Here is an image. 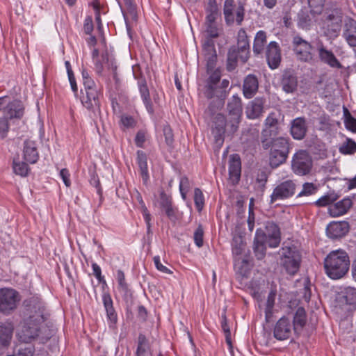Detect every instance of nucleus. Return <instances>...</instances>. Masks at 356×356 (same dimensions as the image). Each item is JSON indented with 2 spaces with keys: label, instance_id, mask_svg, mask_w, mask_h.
Masks as SVG:
<instances>
[{
  "label": "nucleus",
  "instance_id": "f257e3e1",
  "mask_svg": "<svg viewBox=\"0 0 356 356\" xmlns=\"http://www.w3.org/2000/svg\"><path fill=\"white\" fill-rule=\"evenodd\" d=\"M227 110L228 112L227 118L222 113H218L212 120V134L215 144L218 147H220L223 145L226 133L228 135H233L238 129L241 121L243 108L241 99L238 95H233L229 99Z\"/></svg>",
  "mask_w": 356,
  "mask_h": 356
},
{
  "label": "nucleus",
  "instance_id": "f03ea898",
  "mask_svg": "<svg viewBox=\"0 0 356 356\" xmlns=\"http://www.w3.org/2000/svg\"><path fill=\"white\" fill-rule=\"evenodd\" d=\"M45 317L29 316L23 324L18 333L20 340L24 343H30L32 340L38 339L42 343H46L51 337L52 332L45 324Z\"/></svg>",
  "mask_w": 356,
  "mask_h": 356
},
{
  "label": "nucleus",
  "instance_id": "7ed1b4c3",
  "mask_svg": "<svg viewBox=\"0 0 356 356\" xmlns=\"http://www.w3.org/2000/svg\"><path fill=\"white\" fill-rule=\"evenodd\" d=\"M323 264L327 276L332 280H339L343 277L349 270V256L345 250H333L325 257Z\"/></svg>",
  "mask_w": 356,
  "mask_h": 356
},
{
  "label": "nucleus",
  "instance_id": "20e7f679",
  "mask_svg": "<svg viewBox=\"0 0 356 356\" xmlns=\"http://www.w3.org/2000/svg\"><path fill=\"white\" fill-rule=\"evenodd\" d=\"M261 143L264 149H270L269 162L272 168H277L286 162L290 152L289 138H264Z\"/></svg>",
  "mask_w": 356,
  "mask_h": 356
},
{
  "label": "nucleus",
  "instance_id": "39448f33",
  "mask_svg": "<svg viewBox=\"0 0 356 356\" xmlns=\"http://www.w3.org/2000/svg\"><path fill=\"white\" fill-rule=\"evenodd\" d=\"M280 254L281 264L286 272L291 275H295L298 271L301 262V254L296 247H283Z\"/></svg>",
  "mask_w": 356,
  "mask_h": 356
},
{
  "label": "nucleus",
  "instance_id": "423d86ee",
  "mask_svg": "<svg viewBox=\"0 0 356 356\" xmlns=\"http://www.w3.org/2000/svg\"><path fill=\"white\" fill-rule=\"evenodd\" d=\"M298 186L297 181L293 179H284L280 181L270 195V204L291 198L296 195Z\"/></svg>",
  "mask_w": 356,
  "mask_h": 356
},
{
  "label": "nucleus",
  "instance_id": "0eeeda50",
  "mask_svg": "<svg viewBox=\"0 0 356 356\" xmlns=\"http://www.w3.org/2000/svg\"><path fill=\"white\" fill-rule=\"evenodd\" d=\"M293 51L298 60L312 63L314 61V46L297 35L292 40Z\"/></svg>",
  "mask_w": 356,
  "mask_h": 356
},
{
  "label": "nucleus",
  "instance_id": "6e6552de",
  "mask_svg": "<svg viewBox=\"0 0 356 356\" xmlns=\"http://www.w3.org/2000/svg\"><path fill=\"white\" fill-rule=\"evenodd\" d=\"M312 165V159L307 151L300 149L293 154L291 161V170L296 175L304 176L309 174Z\"/></svg>",
  "mask_w": 356,
  "mask_h": 356
},
{
  "label": "nucleus",
  "instance_id": "1a4fd4ad",
  "mask_svg": "<svg viewBox=\"0 0 356 356\" xmlns=\"http://www.w3.org/2000/svg\"><path fill=\"white\" fill-rule=\"evenodd\" d=\"M223 14L227 25L231 26L236 22L237 25L240 26L244 19V6L239 3L236 7L234 0H225L223 6Z\"/></svg>",
  "mask_w": 356,
  "mask_h": 356
},
{
  "label": "nucleus",
  "instance_id": "9d476101",
  "mask_svg": "<svg viewBox=\"0 0 356 356\" xmlns=\"http://www.w3.org/2000/svg\"><path fill=\"white\" fill-rule=\"evenodd\" d=\"M20 301L19 293L13 289H0V312L9 314L17 308Z\"/></svg>",
  "mask_w": 356,
  "mask_h": 356
},
{
  "label": "nucleus",
  "instance_id": "9b49d317",
  "mask_svg": "<svg viewBox=\"0 0 356 356\" xmlns=\"http://www.w3.org/2000/svg\"><path fill=\"white\" fill-rule=\"evenodd\" d=\"M325 34L330 38L337 37L340 32L342 23V13L335 9L328 14L325 19Z\"/></svg>",
  "mask_w": 356,
  "mask_h": 356
},
{
  "label": "nucleus",
  "instance_id": "f8f14e48",
  "mask_svg": "<svg viewBox=\"0 0 356 356\" xmlns=\"http://www.w3.org/2000/svg\"><path fill=\"white\" fill-rule=\"evenodd\" d=\"M256 232H261L266 236V242L270 248H276L280 245L281 233L279 226L275 222L268 221L266 223L265 231L258 229Z\"/></svg>",
  "mask_w": 356,
  "mask_h": 356
},
{
  "label": "nucleus",
  "instance_id": "ddd939ff",
  "mask_svg": "<svg viewBox=\"0 0 356 356\" xmlns=\"http://www.w3.org/2000/svg\"><path fill=\"white\" fill-rule=\"evenodd\" d=\"M319 60L332 68L341 69L343 65L331 50H328L322 42L317 45Z\"/></svg>",
  "mask_w": 356,
  "mask_h": 356
},
{
  "label": "nucleus",
  "instance_id": "4468645a",
  "mask_svg": "<svg viewBox=\"0 0 356 356\" xmlns=\"http://www.w3.org/2000/svg\"><path fill=\"white\" fill-rule=\"evenodd\" d=\"M292 324L290 320L283 316L276 323L274 330L273 336L279 341H284L289 339L291 335Z\"/></svg>",
  "mask_w": 356,
  "mask_h": 356
},
{
  "label": "nucleus",
  "instance_id": "2eb2a0df",
  "mask_svg": "<svg viewBox=\"0 0 356 356\" xmlns=\"http://www.w3.org/2000/svg\"><path fill=\"white\" fill-rule=\"evenodd\" d=\"M266 58L269 67L272 70L277 68L281 63V49L279 44L275 42H270L266 50Z\"/></svg>",
  "mask_w": 356,
  "mask_h": 356
},
{
  "label": "nucleus",
  "instance_id": "dca6fc26",
  "mask_svg": "<svg viewBox=\"0 0 356 356\" xmlns=\"http://www.w3.org/2000/svg\"><path fill=\"white\" fill-rule=\"evenodd\" d=\"M308 131L307 120L304 117H298L291 122L290 133L293 138L301 140L305 138Z\"/></svg>",
  "mask_w": 356,
  "mask_h": 356
},
{
  "label": "nucleus",
  "instance_id": "f3484780",
  "mask_svg": "<svg viewBox=\"0 0 356 356\" xmlns=\"http://www.w3.org/2000/svg\"><path fill=\"white\" fill-rule=\"evenodd\" d=\"M278 119L275 113H270L264 122V128L261 133V140L264 138H270L278 134Z\"/></svg>",
  "mask_w": 356,
  "mask_h": 356
},
{
  "label": "nucleus",
  "instance_id": "a211bd4d",
  "mask_svg": "<svg viewBox=\"0 0 356 356\" xmlns=\"http://www.w3.org/2000/svg\"><path fill=\"white\" fill-rule=\"evenodd\" d=\"M86 95L81 97L82 104L89 111H95L99 109L100 102L99 99V93L97 88L85 89Z\"/></svg>",
  "mask_w": 356,
  "mask_h": 356
},
{
  "label": "nucleus",
  "instance_id": "6ab92c4d",
  "mask_svg": "<svg viewBox=\"0 0 356 356\" xmlns=\"http://www.w3.org/2000/svg\"><path fill=\"white\" fill-rule=\"evenodd\" d=\"M241 174V161L237 154H232L229 159V179L233 185L238 183Z\"/></svg>",
  "mask_w": 356,
  "mask_h": 356
},
{
  "label": "nucleus",
  "instance_id": "aec40b11",
  "mask_svg": "<svg viewBox=\"0 0 356 356\" xmlns=\"http://www.w3.org/2000/svg\"><path fill=\"white\" fill-rule=\"evenodd\" d=\"M349 224L346 221L332 222L326 228L329 238L335 239L344 236L349 232Z\"/></svg>",
  "mask_w": 356,
  "mask_h": 356
},
{
  "label": "nucleus",
  "instance_id": "412c9836",
  "mask_svg": "<svg viewBox=\"0 0 356 356\" xmlns=\"http://www.w3.org/2000/svg\"><path fill=\"white\" fill-rule=\"evenodd\" d=\"M281 86L286 93H293L297 90L298 78L292 70L284 71L281 79Z\"/></svg>",
  "mask_w": 356,
  "mask_h": 356
},
{
  "label": "nucleus",
  "instance_id": "4be33fe9",
  "mask_svg": "<svg viewBox=\"0 0 356 356\" xmlns=\"http://www.w3.org/2000/svg\"><path fill=\"white\" fill-rule=\"evenodd\" d=\"M259 89V81L256 75L250 74L247 75L243 83V95L246 99L252 98Z\"/></svg>",
  "mask_w": 356,
  "mask_h": 356
},
{
  "label": "nucleus",
  "instance_id": "5701e85b",
  "mask_svg": "<svg viewBox=\"0 0 356 356\" xmlns=\"http://www.w3.org/2000/svg\"><path fill=\"white\" fill-rule=\"evenodd\" d=\"M24 107L19 100H13L3 108V116L8 120L20 119L24 115Z\"/></svg>",
  "mask_w": 356,
  "mask_h": 356
},
{
  "label": "nucleus",
  "instance_id": "b1692460",
  "mask_svg": "<svg viewBox=\"0 0 356 356\" xmlns=\"http://www.w3.org/2000/svg\"><path fill=\"white\" fill-rule=\"evenodd\" d=\"M266 99L263 97H257L251 101L246 108V115L249 119L259 118L264 112V106Z\"/></svg>",
  "mask_w": 356,
  "mask_h": 356
},
{
  "label": "nucleus",
  "instance_id": "393cba45",
  "mask_svg": "<svg viewBox=\"0 0 356 356\" xmlns=\"http://www.w3.org/2000/svg\"><path fill=\"white\" fill-rule=\"evenodd\" d=\"M342 36L350 47H356V21L355 19L348 18L345 21Z\"/></svg>",
  "mask_w": 356,
  "mask_h": 356
},
{
  "label": "nucleus",
  "instance_id": "a878e982",
  "mask_svg": "<svg viewBox=\"0 0 356 356\" xmlns=\"http://www.w3.org/2000/svg\"><path fill=\"white\" fill-rule=\"evenodd\" d=\"M353 202L350 197L332 204L328 207V213L332 217H339L346 214L352 207Z\"/></svg>",
  "mask_w": 356,
  "mask_h": 356
},
{
  "label": "nucleus",
  "instance_id": "bb28decb",
  "mask_svg": "<svg viewBox=\"0 0 356 356\" xmlns=\"http://www.w3.org/2000/svg\"><path fill=\"white\" fill-rule=\"evenodd\" d=\"M159 206L170 220L177 219V209L172 205V197L164 191L160 193Z\"/></svg>",
  "mask_w": 356,
  "mask_h": 356
},
{
  "label": "nucleus",
  "instance_id": "cd10ccee",
  "mask_svg": "<svg viewBox=\"0 0 356 356\" xmlns=\"http://www.w3.org/2000/svg\"><path fill=\"white\" fill-rule=\"evenodd\" d=\"M24 305L28 311L33 314L30 316H38L42 315V317H44V305L41 298L37 296H32L29 299L24 301Z\"/></svg>",
  "mask_w": 356,
  "mask_h": 356
},
{
  "label": "nucleus",
  "instance_id": "c85d7f7f",
  "mask_svg": "<svg viewBox=\"0 0 356 356\" xmlns=\"http://www.w3.org/2000/svg\"><path fill=\"white\" fill-rule=\"evenodd\" d=\"M211 75L208 79L207 89L204 92V95L207 99H211L215 96H218V88L217 84L220 79V72L216 69L211 72Z\"/></svg>",
  "mask_w": 356,
  "mask_h": 356
},
{
  "label": "nucleus",
  "instance_id": "c756f323",
  "mask_svg": "<svg viewBox=\"0 0 356 356\" xmlns=\"http://www.w3.org/2000/svg\"><path fill=\"white\" fill-rule=\"evenodd\" d=\"M24 159L30 163H35L39 159V154L35 142L31 140H26L23 148Z\"/></svg>",
  "mask_w": 356,
  "mask_h": 356
},
{
  "label": "nucleus",
  "instance_id": "7c9ffc66",
  "mask_svg": "<svg viewBox=\"0 0 356 356\" xmlns=\"http://www.w3.org/2000/svg\"><path fill=\"white\" fill-rule=\"evenodd\" d=\"M138 86L139 91L141 95L143 102L146 107L147 112L150 115H153L154 113L153 104L151 102L149 91L147 86V82L145 78H140L138 81Z\"/></svg>",
  "mask_w": 356,
  "mask_h": 356
},
{
  "label": "nucleus",
  "instance_id": "2f4dec72",
  "mask_svg": "<svg viewBox=\"0 0 356 356\" xmlns=\"http://www.w3.org/2000/svg\"><path fill=\"white\" fill-rule=\"evenodd\" d=\"M102 300L110 326L115 325L118 322V315L113 307L111 295L107 292H104L102 295Z\"/></svg>",
  "mask_w": 356,
  "mask_h": 356
},
{
  "label": "nucleus",
  "instance_id": "473e14b6",
  "mask_svg": "<svg viewBox=\"0 0 356 356\" xmlns=\"http://www.w3.org/2000/svg\"><path fill=\"white\" fill-rule=\"evenodd\" d=\"M243 35H241V33L238 34V40L237 46L236 48L241 52L240 55V60L242 63H245L250 55V45L248 38L245 35V32L243 31Z\"/></svg>",
  "mask_w": 356,
  "mask_h": 356
},
{
  "label": "nucleus",
  "instance_id": "72a5a7b5",
  "mask_svg": "<svg viewBox=\"0 0 356 356\" xmlns=\"http://www.w3.org/2000/svg\"><path fill=\"white\" fill-rule=\"evenodd\" d=\"M265 236L261 232H256L254 239V252L258 259H262L266 255Z\"/></svg>",
  "mask_w": 356,
  "mask_h": 356
},
{
  "label": "nucleus",
  "instance_id": "f704fd0d",
  "mask_svg": "<svg viewBox=\"0 0 356 356\" xmlns=\"http://www.w3.org/2000/svg\"><path fill=\"white\" fill-rule=\"evenodd\" d=\"M246 243L243 241L241 236H234L232 243V254L236 267L239 264V258L245 250Z\"/></svg>",
  "mask_w": 356,
  "mask_h": 356
},
{
  "label": "nucleus",
  "instance_id": "c9c22d12",
  "mask_svg": "<svg viewBox=\"0 0 356 356\" xmlns=\"http://www.w3.org/2000/svg\"><path fill=\"white\" fill-rule=\"evenodd\" d=\"M137 163L144 184H146L149 177L147 168V157L146 154L141 150L137 152Z\"/></svg>",
  "mask_w": 356,
  "mask_h": 356
},
{
  "label": "nucleus",
  "instance_id": "e433bc0d",
  "mask_svg": "<svg viewBox=\"0 0 356 356\" xmlns=\"http://www.w3.org/2000/svg\"><path fill=\"white\" fill-rule=\"evenodd\" d=\"M311 15L313 17L316 15L306 8L300 10L298 14V26L302 29L309 30L312 24Z\"/></svg>",
  "mask_w": 356,
  "mask_h": 356
},
{
  "label": "nucleus",
  "instance_id": "4c0bfd02",
  "mask_svg": "<svg viewBox=\"0 0 356 356\" xmlns=\"http://www.w3.org/2000/svg\"><path fill=\"white\" fill-rule=\"evenodd\" d=\"M307 322V315L305 309L302 307H299L294 314L293 316V330L296 332L298 330H301L305 325Z\"/></svg>",
  "mask_w": 356,
  "mask_h": 356
},
{
  "label": "nucleus",
  "instance_id": "58836bf2",
  "mask_svg": "<svg viewBox=\"0 0 356 356\" xmlns=\"http://www.w3.org/2000/svg\"><path fill=\"white\" fill-rule=\"evenodd\" d=\"M266 38V33L264 31H259L257 33L252 47L253 53L255 55H259L264 51L267 42Z\"/></svg>",
  "mask_w": 356,
  "mask_h": 356
},
{
  "label": "nucleus",
  "instance_id": "ea45409f",
  "mask_svg": "<svg viewBox=\"0 0 356 356\" xmlns=\"http://www.w3.org/2000/svg\"><path fill=\"white\" fill-rule=\"evenodd\" d=\"M13 333V327L10 324H2L0 325V344L3 346H8L10 343Z\"/></svg>",
  "mask_w": 356,
  "mask_h": 356
},
{
  "label": "nucleus",
  "instance_id": "a19ab883",
  "mask_svg": "<svg viewBox=\"0 0 356 356\" xmlns=\"http://www.w3.org/2000/svg\"><path fill=\"white\" fill-rule=\"evenodd\" d=\"M241 52L236 48V46H232L229 48L227 54V69L231 72L237 66L238 60H240Z\"/></svg>",
  "mask_w": 356,
  "mask_h": 356
},
{
  "label": "nucleus",
  "instance_id": "79ce46f5",
  "mask_svg": "<svg viewBox=\"0 0 356 356\" xmlns=\"http://www.w3.org/2000/svg\"><path fill=\"white\" fill-rule=\"evenodd\" d=\"M275 301V293L273 292H270L267 298L264 310L265 320L268 323L273 321Z\"/></svg>",
  "mask_w": 356,
  "mask_h": 356
},
{
  "label": "nucleus",
  "instance_id": "37998d69",
  "mask_svg": "<svg viewBox=\"0 0 356 356\" xmlns=\"http://www.w3.org/2000/svg\"><path fill=\"white\" fill-rule=\"evenodd\" d=\"M339 152L343 155H353L356 153V142L350 138H346L339 147Z\"/></svg>",
  "mask_w": 356,
  "mask_h": 356
},
{
  "label": "nucleus",
  "instance_id": "c03bdc74",
  "mask_svg": "<svg viewBox=\"0 0 356 356\" xmlns=\"http://www.w3.org/2000/svg\"><path fill=\"white\" fill-rule=\"evenodd\" d=\"M134 197L140 205V210L143 213L145 221L147 224V232H149L150 228H151V224H150L151 215H150L149 212L148 211L147 208L145 206V204L143 200L141 194L138 191H136V193L134 195Z\"/></svg>",
  "mask_w": 356,
  "mask_h": 356
},
{
  "label": "nucleus",
  "instance_id": "a18cd8bd",
  "mask_svg": "<svg viewBox=\"0 0 356 356\" xmlns=\"http://www.w3.org/2000/svg\"><path fill=\"white\" fill-rule=\"evenodd\" d=\"M343 123L345 127L353 133H356V118H353L349 110L346 107H343Z\"/></svg>",
  "mask_w": 356,
  "mask_h": 356
},
{
  "label": "nucleus",
  "instance_id": "49530a36",
  "mask_svg": "<svg viewBox=\"0 0 356 356\" xmlns=\"http://www.w3.org/2000/svg\"><path fill=\"white\" fill-rule=\"evenodd\" d=\"M339 197V196L334 192L329 193L317 200L314 202V204L318 207H323L328 205L330 207L332 203L337 201Z\"/></svg>",
  "mask_w": 356,
  "mask_h": 356
},
{
  "label": "nucleus",
  "instance_id": "de8ad7c7",
  "mask_svg": "<svg viewBox=\"0 0 356 356\" xmlns=\"http://www.w3.org/2000/svg\"><path fill=\"white\" fill-rule=\"evenodd\" d=\"M210 8L207 10L205 24L216 23V20L219 15L218 9L216 1H210Z\"/></svg>",
  "mask_w": 356,
  "mask_h": 356
},
{
  "label": "nucleus",
  "instance_id": "09e8293b",
  "mask_svg": "<svg viewBox=\"0 0 356 356\" xmlns=\"http://www.w3.org/2000/svg\"><path fill=\"white\" fill-rule=\"evenodd\" d=\"M13 169L16 175L21 177H26L30 170L26 163L16 161L15 159L13 160Z\"/></svg>",
  "mask_w": 356,
  "mask_h": 356
},
{
  "label": "nucleus",
  "instance_id": "8fccbe9b",
  "mask_svg": "<svg viewBox=\"0 0 356 356\" xmlns=\"http://www.w3.org/2000/svg\"><path fill=\"white\" fill-rule=\"evenodd\" d=\"M148 348V340L145 334L140 333L138 337V346L136 356H141Z\"/></svg>",
  "mask_w": 356,
  "mask_h": 356
},
{
  "label": "nucleus",
  "instance_id": "3c124183",
  "mask_svg": "<svg viewBox=\"0 0 356 356\" xmlns=\"http://www.w3.org/2000/svg\"><path fill=\"white\" fill-rule=\"evenodd\" d=\"M221 327L225 335V341L227 345L229 346V349L232 348V343L231 339V332L229 327L227 324V319L225 314L224 313L222 315V321H221Z\"/></svg>",
  "mask_w": 356,
  "mask_h": 356
},
{
  "label": "nucleus",
  "instance_id": "603ef678",
  "mask_svg": "<svg viewBox=\"0 0 356 356\" xmlns=\"http://www.w3.org/2000/svg\"><path fill=\"white\" fill-rule=\"evenodd\" d=\"M318 190L317 186L313 183L306 182L302 185V190L297 197L308 196L315 194Z\"/></svg>",
  "mask_w": 356,
  "mask_h": 356
},
{
  "label": "nucleus",
  "instance_id": "864d4df0",
  "mask_svg": "<svg viewBox=\"0 0 356 356\" xmlns=\"http://www.w3.org/2000/svg\"><path fill=\"white\" fill-rule=\"evenodd\" d=\"M325 0H308L311 13L319 15L322 13Z\"/></svg>",
  "mask_w": 356,
  "mask_h": 356
},
{
  "label": "nucleus",
  "instance_id": "5fc2aeb1",
  "mask_svg": "<svg viewBox=\"0 0 356 356\" xmlns=\"http://www.w3.org/2000/svg\"><path fill=\"white\" fill-rule=\"evenodd\" d=\"M194 202L196 209L199 211H202L204 204V198L202 191L198 188L194 190Z\"/></svg>",
  "mask_w": 356,
  "mask_h": 356
},
{
  "label": "nucleus",
  "instance_id": "6e6d98bb",
  "mask_svg": "<svg viewBox=\"0 0 356 356\" xmlns=\"http://www.w3.org/2000/svg\"><path fill=\"white\" fill-rule=\"evenodd\" d=\"M204 229L202 225H199L197 228L194 232L193 239L195 245L198 248L203 246L204 243Z\"/></svg>",
  "mask_w": 356,
  "mask_h": 356
},
{
  "label": "nucleus",
  "instance_id": "4d7b16f0",
  "mask_svg": "<svg viewBox=\"0 0 356 356\" xmlns=\"http://www.w3.org/2000/svg\"><path fill=\"white\" fill-rule=\"evenodd\" d=\"M10 129L8 120L6 117L0 118V140L7 137Z\"/></svg>",
  "mask_w": 356,
  "mask_h": 356
},
{
  "label": "nucleus",
  "instance_id": "13d9d810",
  "mask_svg": "<svg viewBox=\"0 0 356 356\" xmlns=\"http://www.w3.org/2000/svg\"><path fill=\"white\" fill-rule=\"evenodd\" d=\"M117 280L119 285V289L124 293H127L129 291L128 284L125 281L124 273L122 270H118L117 271Z\"/></svg>",
  "mask_w": 356,
  "mask_h": 356
},
{
  "label": "nucleus",
  "instance_id": "bf43d9fd",
  "mask_svg": "<svg viewBox=\"0 0 356 356\" xmlns=\"http://www.w3.org/2000/svg\"><path fill=\"white\" fill-rule=\"evenodd\" d=\"M205 32L209 38H218L219 36L216 23L205 24Z\"/></svg>",
  "mask_w": 356,
  "mask_h": 356
},
{
  "label": "nucleus",
  "instance_id": "052dcab7",
  "mask_svg": "<svg viewBox=\"0 0 356 356\" xmlns=\"http://www.w3.org/2000/svg\"><path fill=\"white\" fill-rule=\"evenodd\" d=\"M207 62V71L210 73L215 70L217 62V54L210 55L204 57Z\"/></svg>",
  "mask_w": 356,
  "mask_h": 356
},
{
  "label": "nucleus",
  "instance_id": "680f3d73",
  "mask_svg": "<svg viewBox=\"0 0 356 356\" xmlns=\"http://www.w3.org/2000/svg\"><path fill=\"white\" fill-rule=\"evenodd\" d=\"M154 262L155 264V266L158 270L160 272L165 273V274H172V271L166 267L165 266L163 265L161 262L160 257L159 256H156L154 257Z\"/></svg>",
  "mask_w": 356,
  "mask_h": 356
},
{
  "label": "nucleus",
  "instance_id": "e2e57ef3",
  "mask_svg": "<svg viewBox=\"0 0 356 356\" xmlns=\"http://www.w3.org/2000/svg\"><path fill=\"white\" fill-rule=\"evenodd\" d=\"M268 175L264 171L261 170L257 173L256 181L260 184L262 190L265 188V186L268 181Z\"/></svg>",
  "mask_w": 356,
  "mask_h": 356
},
{
  "label": "nucleus",
  "instance_id": "0e129e2a",
  "mask_svg": "<svg viewBox=\"0 0 356 356\" xmlns=\"http://www.w3.org/2000/svg\"><path fill=\"white\" fill-rule=\"evenodd\" d=\"M92 268L93 270V274L95 276V277L97 279L99 282L102 283L104 284H106V280L104 279V277L102 275V270L101 268L99 265H97L96 263L92 264Z\"/></svg>",
  "mask_w": 356,
  "mask_h": 356
},
{
  "label": "nucleus",
  "instance_id": "69168bd1",
  "mask_svg": "<svg viewBox=\"0 0 356 356\" xmlns=\"http://www.w3.org/2000/svg\"><path fill=\"white\" fill-rule=\"evenodd\" d=\"M94 29L92 17L87 16L84 20L83 31L87 35H90Z\"/></svg>",
  "mask_w": 356,
  "mask_h": 356
},
{
  "label": "nucleus",
  "instance_id": "338daca9",
  "mask_svg": "<svg viewBox=\"0 0 356 356\" xmlns=\"http://www.w3.org/2000/svg\"><path fill=\"white\" fill-rule=\"evenodd\" d=\"M347 304L353 305L356 302V290L350 289L346 292L344 296Z\"/></svg>",
  "mask_w": 356,
  "mask_h": 356
},
{
  "label": "nucleus",
  "instance_id": "774afa93",
  "mask_svg": "<svg viewBox=\"0 0 356 356\" xmlns=\"http://www.w3.org/2000/svg\"><path fill=\"white\" fill-rule=\"evenodd\" d=\"M33 350L31 347L19 348L16 353V356H33Z\"/></svg>",
  "mask_w": 356,
  "mask_h": 356
}]
</instances>
